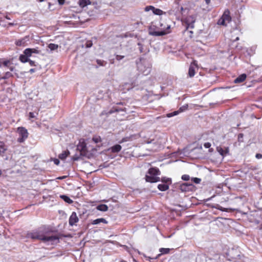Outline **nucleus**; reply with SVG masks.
<instances>
[{
	"label": "nucleus",
	"mask_w": 262,
	"mask_h": 262,
	"mask_svg": "<svg viewBox=\"0 0 262 262\" xmlns=\"http://www.w3.org/2000/svg\"><path fill=\"white\" fill-rule=\"evenodd\" d=\"M27 62H28L29 63V64L31 66H36L35 62L34 61H33V60L29 59V61H28Z\"/></svg>",
	"instance_id": "09e8293b"
},
{
	"label": "nucleus",
	"mask_w": 262,
	"mask_h": 262,
	"mask_svg": "<svg viewBox=\"0 0 262 262\" xmlns=\"http://www.w3.org/2000/svg\"><path fill=\"white\" fill-rule=\"evenodd\" d=\"M97 210L101 211H106L108 210V207L105 204H100L96 207Z\"/></svg>",
	"instance_id": "6ab92c4d"
},
{
	"label": "nucleus",
	"mask_w": 262,
	"mask_h": 262,
	"mask_svg": "<svg viewBox=\"0 0 262 262\" xmlns=\"http://www.w3.org/2000/svg\"><path fill=\"white\" fill-rule=\"evenodd\" d=\"M160 251L162 254H167L169 252L170 249L161 248L160 249Z\"/></svg>",
	"instance_id": "c9c22d12"
},
{
	"label": "nucleus",
	"mask_w": 262,
	"mask_h": 262,
	"mask_svg": "<svg viewBox=\"0 0 262 262\" xmlns=\"http://www.w3.org/2000/svg\"><path fill=\"white\" fill-rule=\"evenodd\" d=\"M53 161H54V164L57 165H58L60 163V161L58 159H54L53 160Z\"/></svg>",
	"instance_id": "3c124183"
},
{
	"label": "nucleus",
	"mask_w": 262,
	"mask_h": 262,
	"mask_svg": "<svg viewBox=\"0 0 262 262\" xmlns=\"http://www.w3.org/2000/svg\"><path fill=\"white\" fill-rule=\"evenodd\" d=\"M182 179L185 181H188L190 179V176L188 174H184L182 176Z\"/></svg>",
	"instance_id": "c03bdc74"
},
{
	"label": "nucleus",
	"mask_w": 262,
	"mask_h": 262,
	"mask_svg": "<svg viewBox=\"0 0 262 262\" xmlns=\"http://www.w3.org/2000/svg\"><path fill=\"white\" fill-rule=\"evenodd\" d=\"M11 71H5V72L2 73L0 74V80L1 79H7L11 77H12L13 75L12 73L11 72Z\"/></svg>",
	"instance_id": "9b49d317"
},
{
	"label": "nucleus",
	"mask_w": 262,
	"mask_h": 262,
	"mask_svg": "<svg viewBox=\"0 0 262 262\" xmlns=\"http://www.w3.org/2000/svg\"><path fill=\"white\" fill-rule=\"evenodd\" d=\"M58 4L60 5H62L64 4L65 0H58Z\"/></svg>",
	"instance_id": "864d4df0"
},
{
	"label": "nucleus",
	"mask_w": 262,
	"mask_h": 262,
	"mask_svg": "<svg viewBox=\"0 0 262 262\" xmlns=\"http://www.w3.org/2000/svg\"><path fill=\"white\" fill-rule=\"evenodd\" d=\"M15 70V67L12 62L9 60L0 59V74L5 71Z\"/></svg>",
	"instance_id": "20e7f679"
},
{
	"label": "nucleus",
	"mask_w": 262,
	"mask_h": 262,
	"mask_svg": "<svg viewBox=\"0 0 262 262\" xmlns=\"http://www.w3.org/2000/svg\"><path fill=\"white\" fill-rule=\"evenodd\" d=\"M148 174L145 176L146 182L150 183H155L160 181V177L158 176L161 174V172L159 168L157 167L150 168L148 170Z\"/></svg>",
	"instance_id": "7ed1b4c3"
},
{
	"label": "nucleus",
	"mask_w": 262,
	"mask_h": 262,
	"mask_svg": "<svg viewBox=\"0 0 262 262\" xmlns=\"http://www.w3.org/2000/svg\"><path fill=\"white\" fill-rule=\"evenodd\" d=\"M36 71V70L35 69H31L30 70H29V72L32 74V73H33L34 72H35Z\"/></svg>",
	"instance_id": "5fc2aeb1"
},
{
	"label": "nucleus",
	"mask_w": 262,
	"mask_h": 262,
	"mask_svg": "<svg viewBox=\"0 0 262 262\" xmlns=\"http://www.w3.org/2000/svg\"><path fill=\"white\" fill-rule=\"evenodd\" d=\"M161 181L166 184H170L171 183V179L170 178L162 177L161 178Z\"/></svg>",
	"instance_id": "c85d7f7f"
},
{
	"label": "nucleus",
	"mask_w": 262,
	"mask_h": 262,
	"mask_svg": "<svg viewBox=\"0 0 262 262\" xmlns=\"http://www.w3.org/2000/svg\"><path fill=\"white\" fill-rule=\"evenodd\" d=\"M51 231L46 228H40L33 230L27 234V237L33 239H38L45 243H50L51 245L59 243V237L57 235L51 234Z\"/></svg>",
	"instance_id": "f257e3e1"
},
{
	"label": "nucleus",
	"mask_w": 262,
	"mask_h": 262,
	"mask_svg": "<svg viewBox=\"0 0 262 262\" xmlns=\"http://www.w3.org/2000/svg\"><path fill=\"white\" fill-rule=\"evenodd\" d=\"M238 40H239V37H237L233 41H235Z\"/></svg>",
	"instance_id": "bf43d9fd"
},
{
	"label": "nucleus",
	"mask_w": 262,
	"mask_h": 262,
	"mask_svg": "<svg viewBox=\"0 0 262 262\" xmlns=\"http://www.w3.org/2000/svg\"><path fill=\"white\" fill-rule=\"evenodd\" d=\"M70 155V151L68 150L63 151L58 155V158L61 160H64Z\"/></svg>",
	"instance_id": "4468645a"
},
{
	"label": "nucleus",
	"mask_w": 262,
	"mask_h": 262,
	"mask_svg": "<svg viewBox=\"0 0 262 262\" xmlns=\"http://www.w3.org/2000/svg\"><path fill=\"white\" fill-rule=\"evenodd\" d=\"M217 150L220 153V154L223 157L225 156L226 155V153L228 152L227 149L225 150L222 147H217Z\"/></svg>",
	"instance_id": "cd10ccee"
},
{
	"label": "nucleus",
	"mask_w": 262,
	"mask_h": 262,
	"mask_svg": "<svg viewBox=\"0 0 262 262\" xmlns=\"http://www.w3.org/2000/svg\"><path fill=\"white\" fill-rule=\"evenodd\" d=\"M180 113V112L179 111V110H178V111H174V112H173L172 113H170L167 114V117H168V118H170V117H173L174 116L178 115Z\"/></svg>",
	"instance_id": "72a5a7b5"
},
{
	"label": "nucleus",
	"mask_w": 262,
	"mask_h": 262,
	"mask_svg": "<svg viewBox=\"0 0 262 262\" xmlns=\"http://www.w3.org/2000/svg\"><path fill=\"white\" fill-rule=\"evenodd\" d=\"M255 157L258 159H261L262 158V154H256L255 155Z\"/></svg>",
	"instance_id": "603ef678"
},
{
	"label": "nucleus",
	"mask_w": 262,
	"mask_h": 262,
	"mask_svg": "<svg viewBox=\"0 0 262 262\" xmlns=\"http://www.w3.org/2000/svg\"><path fill=\"white\" fill-rule=\"evenodd\" d=\"M244 138V134L242 133L239 134L238 135V141L239 142H243Z\"/></svg>",
	"instance_id": "79ce46f5"
},
{
	"label": "nucleus",
	"mask_w": 262,
	"mask_h": 262,
	"mask_svg": "<svg viewBox=\"0 0 262 262\" xmlns=\"http://www.w3.org/2000/svg\"><path fill=\"white\" fill-rule=\"evenodd\" d=\"M222 17L224 19L227 24L229 23L231 20L229 11L228 10H225Z\"/></svg>",
	"instance_id": "f8f14e48"
},
{
	"label": "nucleus",
	"mask_w": 262,
	"mask_h": 262,
	"mask_svg": "<svg viewBox=\"0 0 262 262\" xmlns=\"http://www.w3.org/2000/svg\"><path fill=\"white\" fill-rule=\"evenodd\" d=\"M151 141H147V143H148H148H151Z\"/></svg>",
	"instance_id": "e2e57ef3"
},
{
	"label": "nucleus",
	"mask_w": 262,
	"mask_h": 262,
	"mask_svg": "<svg viewBox=\"0 0 262 262\" xmlns=\"http://www.w3.org/2000/svg\"><path fill=\"white\" fill-rule=\"evenodd\" d=\"M17 133L19 135L17 141L19 143L24 142L28 137L29 133L24 127H18L17 128Z\"/></svg>",
	"instance_id": "423d86ee"
},
{
	"label": "nucleus",
	"mask_w": 262,
	"mask_h": 262,
	"mask_svg": "<svg viewBox=\"0 0 262 262\" xmlns=\"http://www.w3.org/2000/svg\"><path fill=\"white\" fill-rule=\"evenodd\" d=\"M91 4L90 0H79V4L81 7H84Z\"/></svg>",
	"instance_id": "412c9836"
},
{
	"label": "nucleus",
	"mask_w": 262,
	"mask_h": 262,
	"mask_svg": "<svg viewBox=\"0 0 262 262\" xmlns=\"http://www.w3.org/2000/svg\"><path fill=\"white\" fill-rule=\"evenodd\" d=\"M138 46H139V50L140 51V52L143 53L144 52V50L143 44L141 42H139L138 43Z\"/></svg>",
	"instance_id": "58836bf2"
},
{
	"label": "nucleus",
	"mask_w": 262,
	"mask_h": 262,
	"mask_svg": "<svg viewBox=\"0 0 262 262\" xmlns=\"http://www.w3.org/2000/svg\"><path fill=\"white\" fill-rule=\"evenodd\" d=\"M32 54H40L41 52L40 50L35 48H31Z\"/></svg>",
	"instance_id": "37998d69"
},
{
	"label": "nucleus",
	"mask_w": 262,
	"mask_h": 262,
	"mask_svg": "<svg viewBox=\"0 0 262 262\" xmlns=\"http://www.w3.org/2000/svg\"><path fill=\"white\" fill-rule=\"evenodd\" d=\"M217 24L220 25H223V26H227L226 22L224 20V19L221 17L217 21Z\"/></svg>",
	"instance_id": "f704fd0d"
},
{
	"label": "nucleus",
	"mask_w": 262,
	"mask_h": 262,
	"mask_svg": "<svg viewBox=\"0 0 262 262\" xmlns=\"http://www.w3.org/2000/svg\"><path fill=\"white\" fill-rule=\"evenodd\" d=\"M29 58H28L24 53L23 54H21L19 57V60L23 63L27 62L28 61H29Z\"/></svg>",
	"instance_id": "5701e85b"
},
{
	"label": "nucleus",
	"mask_w": 262,
	"mask_h": 262,
	"mask_svg": "<svg viewBox=\"0 0 262 262\" xmlns=\"http://www.w3.org/2000/svg\"><path fill=\"white\" fill-rule=\"evenodd\" d=\"M195 73V68L192 64H191L189 68L188 75L190 77H192L194 76Z\"/></svg>",
	"instance_id": "dca6fc26"
},
{
	"label": "nucleus",
	"mask_w": 262,
	"mask_h": 262,
	"mask_svg": "<svg viewBox=\"0 0 262 262\" xmlns=\"http://www.w3.org/2000/svg\"><path fill=\"white\" fill-rule=\"evenodd\" d=\"M96 62L98 64V66H96V68H98V67H100V66L104 67L107 64L106 61L103 60H100V59H97Z\"/></svg>",
	"instance_id": "393cba45"
},
{
	"label": "nucleus",
	"mask_w": 262,
	"mask_h": 262,
	"mask_svg": "<svg viewBox=\"0 0 262 262\" xmlns=\"http://www.w3.org/2000/svg\"><path fill=\"white\" fill-rule=\"evenodd\" d=\"M204 146L206 148H209V151L211 152L213 151V149L212 148H210V146H211V143H209V142H206L204 143Z\"/></svg>",
	"instance_id": "4c0bfd02"
},
{
	"label": "nucleus",
	"mask_w": 262,
	"mask_h": 262,
	"mask_svg": "<svg viewBox=\"0 0 262 262\" xmlns=\"http://www.w3.org/2000/svg\"><path fill=\"white\" fill-rule=\"evenodd\" d=\"M120 111L119 110H118V109H116V111L118 112V111Z\"/></svg>",
	"instance_id": "338daca9"
},
{
	"label": "nucleus",
	"mask_w": 262,
	"mask_h": 262,
	"mask_svg": "<svg viewBox=\"0 0 262 262\" xmlns=\"http://www.w3.org/2000/svg\"><path fill=\"white\" fill-rule=\"evenodd\" d=\"M122 148V147L121 145L119 144H116L114 145L111 148V150L113 153H117L119 152Z\"/></svg>",
	"instance_id": "2eb2a0df"
},
{
	"label": "nucleus",
	"mask_w": 262,
	"mask_h": 262,
	"mask_svg": "<svg viewBox=\"0 0 262 262\" xmlns=\"http://www.w3.org/2000/svg\"><path fill=\"white\" fill-rule=\"evenodd\" d=\"M76 150L86 156L87 152L86 144L83 139L79 140V143L77 145Z\"/></svg>",
	"instance_id": "6e6552de"
},
{
	"label": "nucleus",
	"mask_w": 262,
	"mask_h": 262,
	"mask_svg": "<svg viewBox=\"0 0 262 262\" xmlns=\"http://www.w3.org/2000/svg\"><path fill=\"white\" fill-rule=\"evenodd\" d=\"M194 23V20H192L191 24L189 25L191 28H193V23Z\"/></svg>",
	"instance_id": "6e6d98bb"
},
{
	"label": "nucleus",
	"mask_w": 262,
	"mask_h": 262,
	"mask_svg": "<svg viewBox=\"0 0 262 262\" xmlns=\"http://www.w3.org/2000/svg\"><path fill=\"white\" fill-rule=\"evenodd\" d=\"M25 43V40L24 39L19 40L16 41V44L17 46H21Z\"/></svg>",
	"instance_id": "a18cd8bd"
},
{
	"label": "nucleus",
	"mask_w": 262,
	"mask_h": 262,
	"mask_svg": "<svg viewBox=\"0 0 262 262\" xmlns=\"http://www.w3.org/2000/svg\"><path fill=\"white\" fill-rule=\"evenodd\" d=\"M2 170L0 169V176L2 175Z\"/></svg>",
	"instance_id": "680f3d73"
},
{
	"label": "nucleus",
	"mask_w": 262,
	"mask_h": 262,
	"mask_svg": "<svg viewBox=\"0 0 262 262\" xmlns=\"http://www.w3.org/2000/svg\"><path fill=\"white\" fill-rule=\"evenodd\" d=\"M60 197L66 203H68L69 204H71L73 203V201L67 195H61Z\"/></svg>",
	"instance_id": "4be33fe9"
},
{
	"label": "nucleus",
	"mask_w": 262,
	"mask_h": 262,
	"mask_svg": "<svg viewBox=\"0 0 262 262\" xmlns=\"http://www.w3.org/2000/svg\"><path fill=\"white\" fill-rule=\"evenodd\" d=\"M152 12L154 14L157 15H161L163 14V12L162 10L158 8H156L154 7V9L152 10Z\"/></svg>",
	"instance_id": "bb28decb"
},
{
	"label": "nucleus",
	"mask_w": 262,
	"mask_h": 262,
	"mask_svg": "<svg viewBox=\"0 0 262 262\" xmlns=\"http://www.w3.org/2000/svg\"><path fill=\"white\" fill-rule=\"evenodd\" d=\"M256 223L257 224H258V223H259V221H256Z\"/></svg>",
	"instance_id": "0e129e2a"
},
{
	"label": "nucleus",
	"mask_w": 262,
	"mask_h": 262,
	"mask_svg": "<svg viewBox=\"0 0 262 262\" xmlns=\"http://www.w3.org/2000/svg\"><path fill=\"white\" fill-rule=\"evenodd\" d=\"M188 107V104H186V105H183L182 106H181L179 109V111L180 112V113L181 112H183L186 110H187Z\"/></svg>",
	"instance_id": "ea45409f"
},
{
	"label": "nucleus",
	"mask_w": 262,
	"mask_h": 262,
	"mask_svg": "<svg viewBox=\"0 0 262 262\" xmlns=\"http://www.w3.org/2000/svg\"><path fill=\"white\" fill-rule=\"evenodd\" d=\"M158 188L162 191H164L169 189V185L166 184H160L158 185Z\"/></svg>",
	"instance_id": "f3484780"
},
{
	"label": "nucleus",
	"mask_w": 262,
	"mask_h": 262,
	"mask_svg": "<svg viewBox=\"0 0 262 262\" xmlns=\"http://www.w3.org/2000/svg\"><path fill=\"white\" fill-rule=\"evenodd\" d=\"M92 42L91 41H88L85 43V46L86 48H90L92 46Z\"/></svg>",
	"instance_id": "de8ad7c7"
},
{
	"label": "nucleus",
	"mask_w": 262,
	"mask_h": 262,
	"mask_svg": "<svg viewBox=\"0 0 262 262\" xmlns=\"http://www.w3.org/2000/svg\"><path fill=\"white\" fill-rule=\"evenodd\" d=\"M100 223H103L104 224H107V222L103 218H99L94 220L92 222V224L93 225H97Z\"/></svg>",
	"instance_id": "aec40b11"
},
{
	"label": "nucleus",
	"mask_w": 262,
	"mask_h": 262,
	"mask_svg": "<svg viewBox=\"0 0 262 262\" xmlns=\"http://www.w3.org/2000/svg\"><path fill=\"white\" fill-rule=\"evenodd\" d=\"M131 137H126V138H124L122 139V141L121 142H120V143H122V142H126L127 141H129L130 140V138Z\"/></svg>",
	"instance_id": "8fccbe9b"
},
{
	"label": "nucleus",
	"mask_w": 262,
	"mask_h": 262,
	"mask_svg": "<svg viewBox=\"0 0 262 262\" xmlns=\"http://www.w3.org/2000/svg\"><path fill=\"white\" fill-rule=\"evenodd\" d=\"M233 252H234V250H232L230 251V252H230L231 254H232Z\"/></svg>",
	"instance_id": "052dcab7"
},
{
	"label": "nucleus",
	"mask_w": 262,
	"mask_h": 262,
	"mask_svg": "<svg viewBox=\"0 0 262 262\" xmlns=\"http://www.w3.org/2000/svg\"><path fill=\"white\" fill-rule=\"evenodd\" d=\"M246 77L247 75L246 74H242L235 79L234 82L235 83L242 82L246 79Z\"/></svg>",
	"instance_id": "ddd939ff"
},
{
	"label": "nucleus",
	"mask_w": 262,
	"mask_h": 262,
	"mask_svg": "<svg viewBox=\"0 0 262 262\" xmlns=\"http://www.w3.org/2000/svg\"><path fill=\"white\" fill-rule=\"evenodd\" d=\"M137 66L139 72L144 75H148L151 72V64L148 59L141 58L137 61Z\"/></svg>",
	"instance_id": "f03ea898"
},
{
	"label": "nucleus",
	"mask_w": 262,
	"mask_h": 262,
	"mask_svg": "<svg viewBox=\"0 0 262 262\" xmlns=\"http://www.w3.org/2000/svg\"><path fill=\"white\" fill-rule=\"evenodd\" d=\"M154 9V6H146L145 8V11L147 12V11H149L150 10H153V9Z\"/></svg>",
	"instance_id": "49530a36"
},
{
	"label": "nucleus",
	"mask_w": 262,
	"mask_h": 262,
	"mask_svg": "<svg viewBox=\"0 0 262 262\" xmlns=\"http://www.w3.org/2000/svg\"><path fill=\"white\" fill-rule=\"evenodd\" d=\"M37 115H38V113L30 112L29 114V119H30L31 118H35L36 117Z\"/></svg>",
	"instance_id": "e433bc0d"
},
{
	"label": "nucleus",
	"mask_w": 262,
	"mask_h": 262,
	"mask_svg": "<svg viewBox=\"0 0 262 262\" xmlns=\"http://www.w3.org/2000/svg\"><path fill=\"white\" fill-rule=\"evenodd\" d=\"M206 3V4L208 5L210 3V0H204Z\"/></svg>",
	"instance_id": "13d9d810"
},
{
	"label": "nucleus",
	"mask_w": 262,
	"mask_h": 262,
	"mask_svg": "<svg viewBox=\"0 0 262 262\" xmlns=\"http://www.w3.org/2000/svg\"><path fill=\"white\" fill-rule=\"evenodd\" d=\"M7 150V148L5 147L4 143L0 145V155L1 156H4V154L5 151Z\"/></svg>",
	"instance_id": "a878e982"
},
{
	"label": "nucleus",
	"mask_w": 262,
	"mask_h": 262,
	"mask_svg": "<svg viewBox=\"0 0 262 262\" xmlns=\"http://www.w3.org/2000/svg\"><path fill=\"white\" fill-rule=\"evenodd\" d=\"M9 25L12 26V25H13V24L10 23V24H9Z\"/></svg>",
	"instance_id": "69168bd1"
},
{
	"label": "nucleus",
	"mask_w": 262,
	"mask_h": 262,
	"mask_svg": "<svg viewBox=\"0 0 262 262\" xmlns=\"http://www.w3.org/2000/svg\"><path fill=\"white\" fill-rule=\"evenodd\" d=\"M85 156V155L82 154L81 152H79V154H75L72 158V160L74 161H78L82 158V157Z\"/></svg>",
	"instance_id": "a211bd4d"
},
{
	"label": "nucleus",
	"mask_w": 262,
	"mask_h": 262,
	"mask_svg": "<svg viewBox=\"0 0 262 262\" xmlns=\"http://www.w3.org/2000/svg\"><path fill=\"white\" fill-rule=\"evenodd\" d=\"M92 140L95 143H98L99 142H101V138L99 136H95L93 137Z\"/></svg>",
	"instance_id": "2f4dec72"
},
{
	"label": "nucleus",
	"mask_w": 262,
	"mask_h": 262,
	"mask_svg": "<svg viewBox=\"0 0 262 262\" xmlns=\"http://www.w3.org/2000/svg\"><path fill=\"white\" fill-rule=\"evenodd\" d=\"M179 189L183 192L192 191L194 190V186L189 183H184L179 185Z\"/></svg>",
	"instance_id": "0eeeda50"
},
{
	"label": "nucleus",
	"mask_w": 262,
	"mask_h": 262,
	"mask_svg": "<svg viewBox=\"0 0 262 262\" xmlns=\"http://www.w3.org/2000/svg\"><path fill=\"white\" fill-rule=\"evenodd\" d=\"M66 178H67V176H64L59 177V178H58V179L59 180H62L63 179H65Z\"/></svg>",
	"instance_id": "4d7b16f0"
},
{
	"label": "nucleus",
	"mask_w": 262,
	"mask_h": 262,
	"mask_svg": "<svg viewBox=\"0 0 262 262\" xmlns=\"http://www.w3.org/2000/svg\"><path fill=\"white\" fill-rule=\"evenodd\" d=\"M23 53L25 54L28 58H29L30 57H31L33 56L32 55L33 54L31 52V48L26 49L24 51Z\"/></svg>",
	"instance_id": "b1692460"
},
{
	"label": "nucleus",
	"mask_w": 262,
	"mask_h": 262,
	"mask_svg": "<svg viewBox=\"0 0 262 262\" xmlns=\"http://www.w3.org/2000/svg\"><path fill=\"white\" fill-rule=\"evenodd\" d=\"M79 221L78 217L75 212H73L70 216L69 223L70 226L74 225Z\"/></svg>",
	"instance_id": "9d476101"
},
{
	"label": "nucleus",
	"mask_w": 262,
	"mask_h": 262,
	"mask_svg": "<svg viewBox=\"0 0 262 262\" xmlns=\"http://www.w3.org/2000/svg\"><path fill=\"white\" fill-rule=\"evenodd\" d=\"M170 26L167 25L166 29L162 28L161 30H157L156 26L152 24L149 27V34L155 36H163L168 33L166 30L170 29Z\"/></svg>",
	"instance_id": "39448f33"
},
{
	"label": "nucleus",
	"mask_w": 262,
	"mask_h": 262,
	"mask_svg": "<svg viewBox=\"0 0 262 262\" xmlns=\"http://www.w3.org/2000/svg\"><path fill=\"white\" fill-rule=\"evenodd\" d=\"M195 262H217L214 259L209 258L207 259V257L206 254L204 253L198 254L195 258Z\"/></svg>",
	"instance_id": "1a4fd4ad"
},
{
	"label": "nucleus",
	"mask_w": 262,
	"mask_h": 262,
	"mask_svg": "<svg viewBox=\"0 0 262 262\" xmlns=\"http://www.w3.org/2000/svg\"><path fill=\"white\" fill-rule=\"evenodd\" d=\"M115 56L116 59L118 61H121L126 57V56L125 55H120V54H115Z\"/></svg>",
	"instance_id": "c756f323"
},
{
	"label": "nucleus",
	"mask_w": 262,
	"mask_h": 262,
	"mask_svg": "<svg viewBox=\"0 0 262 262\" xmlns=\"http://www.w3.org/2000/svg\"><path fill=\"white\" fill-rule=\"evenodd\" d=\"M191 181L195 184H199L201 181V179L198 178H192Z\"/></svg>",
	"instance_id": "a19ab883"
},
{
	"label": "nucleus",
	"mask_w": 262,
	"mask_h": 262,
	"mask_svg": "<svg viewBox=\"0 0 262 262\" xmlns=\"http://www.w3.org/2000/svg\"><path fill=\"white\" fill-rule=\"evenodd\" d=\"M7 19H10L9 17H6Z\"/></svg>",
	"instance_id": "774afa93"
},
{
	"label": "nucleus",
	"mask_w": 262,
	"mask_h": 262,
	"mask_svg": "<svg viewBox=\"0 0 262 262\" xmlns=\"http://www.w3.org/2000/svg\"><path fill=\"white\" fill-rule=\"evenodd\" d=\"M48 48L50 49L51 51H54L58 48V46L56 44L54 43H50L48 45Z\"/></svg>",
	"instance_id": "7c9ffc66"
},
{
	"label": "nucleus",
	"mask_w": 262,
	"mask_h": 262,
	"mask_svg": "<svg viewBox=\"0 0 262 262\" xmlns=\"http://www.w3.org/2000/svg\"><path fill=\"white\" fill-rule=\"evenodd\" d=\"M212 207L215 208H216L218 210H220L221 211H227V209L222 207L219 204H215V205L213 206Z\"/></svg>",
	"instance_id": "473e14b6"
}]
</instances>
